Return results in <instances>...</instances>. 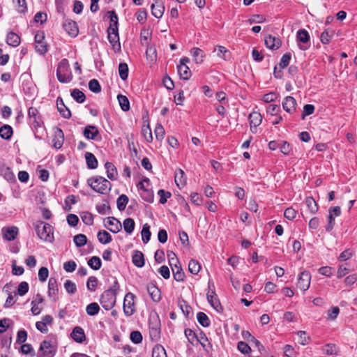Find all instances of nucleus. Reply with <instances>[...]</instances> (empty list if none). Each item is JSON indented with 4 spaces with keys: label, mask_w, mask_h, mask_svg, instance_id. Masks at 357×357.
I'll return each mask as SVG.
<instances>
[{
    "label": "nucleus",
    "mask_w": 357,
    "mask_h": 357,
    "mask_svg": "<svg viewBox=\"0 0 357 357\" xmlns=\"http://www.w3.org/2000/svg\"><path fill=\"white\" fill-rule=\"evenodd\" d=\"M87 184L96 192L102 195L107 194L112 188V183L105 178L100 176L87 179Z\"/></svg>",
    "instance_id": "nucleus-1"
},
{
    "label": "nucleus",
    "mask_w": 357,
    "mask_h": 357,
    "mask_svg": "<svg viewBox=\"0 0 357 357\" xmlns=\"http://www.w3.org/2000/svg\"><path fill=\"white\" fill-rule=\"evenodd\" d=\"M56 77L61 83H69L73 79V75L70 69L68 61L66 59H61L59 63Z\"/></svg>",
    "instance_id": "nucleus-2"
},
{
    "label": "nucleus",
    "mask_w": 357,
    "mask_h": 357,
    "mask_svg": "<svg viewBox=\"0 0 357 357\" xmlns=\"http://www.w3.org/2000/svg\"><path fill=\"white\" fill-rule=\"evenodd\" d=\"M35 229L40 239L47 242H52L54 240L53 228L48 223L38 221L35 224Z\"/></svg>",
    "instance_id": "nucleus-3"
},
{
    "label": "nucleus",
    "mask_w": 357,
    "mask_h": 357,
    "mask_svg": "<svg viewBox=\"0 0 357 357\" xmlns=\"http://www.w3.org/2000/svg\"><path fill=\"white\" fill-rule=\"evenodd\" d=\"M116 294L110 290H105L100 296V303L102 307L106 310H111L116 303Z\"/></svg>",
    "instance_id": "nucleus-4"
},
{
    "label": "nucleus",
    "mask_w": 357,
    "mask_h": 357,
    "mask_svg": "<svg viewBox=\"0 0 357 357\" xmlns=\"http://www.w3.org/2000/svg\"><path fill=\"white\" fill-rule=\"evenodd\" d=\"M108 40L112 46V49L115 52L121 51V43L119 41V30L118 29H114L112 27H108L107 30Z\"/></svg>",
    "instance_id": "nucleus-5"
},
{
    "label": "nucleus",
    "mask_w": 357,
    "mask_h": 357,
    "mask_svg": "<svg viewBox=\"0 0 357 357\" xmlns=\"http://www.w3.org/2000/svg\"><path fill=\"white\" fill-rule=\"evenodd\" d=\"M135 296L131 292L127 293L124 297L123 308V312L127 317L131 316L135 312Z\"/></svg>",
    "instance_id": "nucleus-6"
},
{
    "label": "nucleus",
    "mask_w": 357,
    "mask_h": 357,
    "mask_svg": "<svg viewBox=\"0 0 357 357\" xmlns=\"http://www.w3.org/2000/svg\"><path fill=\"white\" fill-rule=\"evenodd\" d=\"M310 279L311 276L310 273L305 271H303L301 273L298 280V287L303 291L307 290L310 287Z\"/></svg>",
    "instance_id": "nucleus-7"
},
{
    "label": "nucleus",
    "mask_w": 357,
    "mask_h": 357,
    "mask_svg": "<svg viewBox=\"0 0 357 357\" xmlns=\"http://www.w3.org/2000/svg\"><path fill=\"white\" fill-rule=\"evenodd\" d=\"M296 38L298 42L303 43V45H299V47L302 50H306L308 47V42L310 41V35L308 32L305 29H300L297 32Z\"/></svg>",
    "instance_id": "nucleus-8"
},
{
    "label": "nucleus",
    "mask_w": 357,
    "mask_h": 357,
    "mask_svg": "<svg viewBox=\"0 0 357 357\" xmlns=\"http://www.w3.org/2000/svg\"><path fill=\"white\" fill-rule=\"evenodd\" d=\"M28 116L34 128H36L41 126L43 121L36 108L30 107L28 110Z\"/></svg>",
    "instance_id": "nucleus-9"
},
{
    "label": "nucleus",
    "mask_w": 357,
    "mask_h": 357,
    "mask_svg": "<svg viewBox=\"0 0 357 357\" xmlns=\"http://www.w3.org/2000/svg\"><path fill=\"white\" fill-rule=\"evenodd\" d=\"M107 226L108 229L114 234L119 232L122 228L121 222L114 217L107 218V223L105 224V227Z\"/></svg>",
    "instance_id": "nucleus-10"
},
{
    "label": "nucleus",
    "mask_w": 357,
    "mask_h": 357,
    "mask_svg": "<svg viewBox=\"0 0 357 357\" xmlns=\"http://www.w3.org/2000/svg\"><path fill=\"white\" fill-rule=\"evenodd\" d=\"M39 351L45 356L52 357L55 354V349L50 341L43 340L40 345Z\"/></svg>",
    "instance_id": "nucleus-11"
},
{
    "label": "nucleus",
    "mask_w": 357,
    "mask_h": 357,
    "mask_svg": "<svg viewBox=\"0 0 357 357\" xmlns=\"http://www.w3.org/2000/svg\"><path fill=\"white\" fill-rule=\"evenodd\" d=\"M296 100L292 96H287L282 102L283 109L288 113L292 114L296 111Z\"/></svg>",
    "instance_id": "nucleus-12"
},
{
    "label": "nucleus",
    "mask_w": 357,
    "mask_h": 357,
    "mask_svg": "<svg viewBox=\"0 0 357 357\" xmlns=\"http://www.w3.org/2000/svg\"><path fill=\"white\" fill-rule=\"evenodd\" d=\"M146 290L153 302L157 303L160 301L161 293L157 286L153 283H149L146 286Z\"/></svg>",
    "instance_id": "nucleus-13"
},
{
    "label": "nucleus",
    "mask_w": 357,
    "mask_h": 357,
    "mask_svg": "<svg viewBox=\"0 0 357 357\" xmlns=\"http://www.w3.org/2000/svg\"><path fill=\"white\" fill-rule=\"evenodd\" d=\"M207 300L208 302L211 304V305L215 310L218 312H222L223 307H222L219 299L217 298V296L214 291H212L211 293L207 294Z\"/></svg>",
    "instance_id": "nucleus-14"
},
{
    "label": "nucleus",
    "mask_w": 357,
    "mask_h": 357,
    "mask_svg": "<svg viewBox=\"0 0 357 357\" xmlns=\"http://www.w3.org/2000/svg\"><path fill=\"white\" fill-rule=\"evenodd\" d=\"M83 135L87 139L96 140L99 131L96 126L88 125L84 128Z\"/></svg>",
    "instance_id": "nucleus-15"
},
{
    "label": "nucleus",
    "mask_w": 357,
    "mask_h": 357,
    "mask_svg": "<svg viewBox=\"0 0 357 357\" xmlns=\"http://www.w3.org/2000/svg\"><path fill=\"white\" fill-rule=\"evenodd\" d=\"M56 106L59 112L63 118L68 119L71 117L70 110L65 105L61 97H58L56 99Z\"/></svg>",
    "instance_id": "nucleus-16"
},
{
    "label": "nucleus",
    "mask_w": 357,
    "mask_h": 357,
    "mask_svg": "<svg viewBox=\"0 0 357 357\" xmlns=\"http://www.w3.org/2000/svg\"><path fill=\"white\" fill-rule=\"evenodd\" d=\"M71 337L77 343H82L86 340L84 331L80 326H75L71 334Z\"/></svg>",
    "instance_id": "nucleus-17"
},
{
    "label": "nucleus",
    "mask_w": 357,
    "mask_h": 357,
    "mask_svg": "<svg viewBox=\"0 0 357 357\" xmlns=\"http://www.w3.org/2000/svg\"><path fill=\"white\" fill-rule=\"evenodd\" d=\"M265 45L271 50H278L281 45V40L279 38L268 35L265 37Z\"/></svg>",
    "instance_id": "nucleus-18"
},
{
    "label": "nucleus",
    "mask_w": 357,
    "mask_h": 357,
    "mask_svg": "<svg viewBox=\"0 0 357 357\" xmlns=\"http://www.w3.org/2000/svg\"><path fill=\"white\" fill-rule=\"evenodd\" d=\"M3 238L7 241L14 240L18 233L17 227L13 226L8 227H3L2 229Z\"/></svg>",
    "instance_id": "nucleus-19"
},
{
    "label": "nucleus",
    "mask_w": 357,
    "mask_h": 357,
    "mask_svg": "<svg viewBox=\"0 0 357 357\" xmlns=\"http://www.w3.org/2000/svg\"><path fill=\"white\" fill-rule=\"evenodd\" d=\"M165 11V6L162 1L156 0L154 3L151 5L152 15L156 18H160Z\"/></svg>",
    "instance_id": "nucleus-20"
},
{
    "label": "nucleus",
    "mask_w": 357,
    "mask_h": 357,
    "mask_svg": "<svg viewBox=\"0 0 357 357\" xmlns=\"http://www.w3.org/2000/svg\"><path fill=\"white\" fill-rule=\"evenodd\" d=\"M63 28L72 37H75L78 34V27L77 23L74 21H66L63 24Z\"/></svg>",
    "instance_id": "nucleus-21"
},
{
    "label": "nucleus",
    "mask_w": 357,
    "mask_h": 357,
    "mask_svg": "<svg viewBox=\"0 0 357 357\" xmlns=\"http://www.w3.org/2000/svg\"><path fill=\"white\" fill-rule=\"evenodd\" d=\"M249 120L251 126V131L254 133L255 131L252 130V127L254 126L256 128L259 126L262 121V116L260 113L254 112L249 115Z\"/></svg>",
    "instance_id": "nucleus-22"
},
{
    "label": "nucleus",
    "mask_w": 357,
    "mask_h": 357,
    "mask_svg": "<svg viewBox=\"0 0 357 357\" xmlns=\"http://www.w3.org/2000/svg\"><path fill=\"white\" fill-rule=\"evenodd\" d=\"M105 167L107 170V177L112 181L116 180L118 172L116 167L112 162H106L105 164Z\"/></svg>",
    "instance_id": "nucleus-23"
},
{
    "label": "nucleus",
    "mask_w": 357,
    "mask_h": 357,
    "mask_svg": "<svg viewBox=\"0 0 357 357\" xmlns=\"http://www.w3.org/2000/svg\"><path fill=\"white\" fill-rule=\"evenodd\" d=\"M174 179L176 185L179 188L183 187L186 184V177L185 172L181 169H178L176 170Z\"/></svg>",
    "instance_id": "nucleus-24"
},
{
    "label": "nucleus",
    "mask_w": 357,
    "mask_h": 357,
    "mask_svg": "<svg viewBox=\"0 0 357 357\" xmlns=\"http://www.w3.org/2000/svg\"><path fill=\"white\" fill-rule=\"evenodd\" d=\"M190 52L196 63L199 64L204 61L205 55L203 50H202L200 48L193 47Z\"/></svg>",
    "instance_id": "nucleus-25"
},
{
    "label": "nucleus",
    "mask_w": 357,
    "mask_h": 357,
    "mask_svg": "<svg viewBox=\"0 0 357 357\" xmlns=\"http://www.w3.org/2000/svg\"><path fill=\"white\" fill-rule=\"evenodd\" d=\"M173 276L177 282H182L185 278V273L180 264L172 267Z\"/></svg>",
    "instance_id": "nucleus-26"
},
{
    "label": "nucleus",
    "mask_w": 357,
    "mask_h": 357,
    "mask_svg": "<svg viewBox=\"0 0 357 357\" xmlns=\"http://www.w3.org/2000/svg\"><path fill=\"white\" fill-rule=\"evenodd\" d=\"M6 43L10 46L17 47L20 44V38L15 33L10 31L7 35Z\"/></svg>",
    "instance_id": "nucleus-27"
},
{
    "label": "nucleus",
    "mask_w": 357,
    "mask_h": 357,
    "mask_svg": "<svg viewBox=\"0 0 357 357\" xmlns=\"http://www.w3.org/2000/svg\"><path fill=\"white\" fill-rule=\"evenodd\" d=\"M132 263L139 268H142L144 266V255L141 251H135L132 256Z\"/></svg>",
    "instance_id": "nucleus-28"
},
{
    "label": "nucleus",
    "mask_w": 357,
    "mask_h": 357,
    "mask_svg": "<svg viewBox=\"0 0 357 357\" xmlns=\"http://www.w3.org/2000/svg\"><path fill=\"white\" fill-rule=\"evenodd\" d=\"M64 140V135L61 129L58 128L57 132L53 139V146L56 149L61 148Z\"/></svg>",
    "instance_id": "nucleus-29"
},
{
    "label": "nucleus",
    "mask_w": 357,
    "mask_h": 357,
    "mask_svg": "<svg viewBox=\"0 0 357 357\" xmlns=\"http://www.w3.org/2000/svg\"><path fill=\"white\" fill-rule=\"evenodd\" d=\"M59 289L56 278H50L48 282V296H54L58 294Z\"/></svg>",
    "instance_id": "nucleus-30"
},
{
    "label": "nucleus",
    "mask_w": 357,
    "mask_h": 357,
    "mask_svg": "<svg viewBox=\"0 0 357 357\" xmlns=\"http://www.w3.org/2000/svg\"><path fill=\"white\" fill-rule=\"evenodd\" d=\"M107 282H109L111 286L107 290H110L112 292L117 294L118 291L120 289V285L119 284L118 280L115 276L109 275L107 279Z\"/></svg>",
    "instance_id": "nucleus-31"
},
{
    "label": "nucleus",
    "mask_w": 357,
    "mask_h": 357,
    "mask_svg": "<svg viewBox=\"0 0 357 357\" xmlns=\"http://www.w3.org/2000/svg\"><path fill=\"white\" fill-rule=\"evenodd\" d=\"M177 70L181 79L188 80L191 77V71L188 66H178Z\"/></svg>",
    "instance_id": "nucleus-32"
},
{
    "label": "nucleus",
    "mask_w": 357,
    "mask_h": 357,
    "mask_svg": "<svg viewBox=\"0 0 357 357\" xmlns=\"http://www.w3.org/2000/svg\"><path fill=\"white\" fill-rule=\"evenodd\" d=\"M123 227L127 234H131L135 229V222L132 218H127L123 220Z\"/></svg>",
    "instance_id": "nucleus-33"
},
{
    "label": "nucleus",
    "mask_w": 357,
    "mask_h": 357,
    "mask_svg": "<svg viewBox=\"0 0 357 357\" xmlns=\"http://www.w3.org/2000/svg\"><path fill=\"white\" fill-rule=\"evenodd\" d=\"M85 159L87 167L89 169H96L98 167V160L93 153L86 152L85 153Z\"/></svg>",
    "instance_id": "nucleus-34"
},
{
    "label": "nucleus",
    "mask_w": 357,
    "mask_h": 357,
    "mask_svg": "<svg viewBox=\"0 0 357 357\" xmlns=\"http://www.w3.org/2000/svg\"><path fill=\"white\" fill-rule=\"evenodd\" d=\"M13 135V128L9 125H4L0 128V137L2 139L8 140Z\"/></svg>",
    "instance_id": "nucleus-35"
},
{
    "label": "nucleus",
    "mask_w": 357,
    "mask_h": 357,
    "mask_svg": "<svg viewBox=\"0 0 357 357\" xmlns=\"http://www.w3.org/2000/svg\"><path fill=\"white\" fill-rule=\"evenodd\" d=\"M97 237L102 244H107L112 241V236L105 230L98 231Z\"/></svg>",
    "instance_id": "nucleus-36"
},
{
    "label": "nucleus",
    "mask_w": 357,
    "mask_h": 357,
    "mask_svg": "<svg viewBox=\"0 0 357 357\" xmlns=\"http://www.w3.org/2000/svg\"><path fill=\"white\" fill-rule=\"evenodd\" d=\"M196 341L199 342L206 350L207 349V347L211 348L212 347L211 344L208 342V337L203 331H201L199 334L197 335Z\"/></svg>",
    "instance_id": "nucleus-37"
},
{
    "label": "nucleus",
    "mask_w": 357,
    "mask_h": 357,
    "mask_svg": "<svg viewBox=\"0 0 357 357\" xmlns=\"http://www.w3.org/2000/svg\"><path fill=\"white\" fill-rule=\"evenodd\" d=\"M118 101L119 102L121 109L124 112H127L130 109V102L128 98L122 94H119L117 96Z\"/></svg>",
    "instance_id": "nucleus-38"
},
{
    "label": "nucleus",
    "mask_w": 357,
    "mask_h": 357,
    "mask_svg": "<svg viewBox=\"0 0 357 357\" xmlns=\"http://www.w3.org/2000/svg\"><path fill=\"white\" fill-rule=\"evenodd\" d=\"M141 234L143 243L146 244L150 241L151 236L149 224L146 223L143 225Z\"/></svg>",
    "instance_id": "nucleus-39"
},
{
    "label": "nucleus",
    "mask_w": 357,
    "mask_h": 357,
    "mask_svg": "<svg viewBox=\"0 0 357 357\" xmlns=\"http://www.w3.org/2000/svg\"><path fill=\"white\" fill-rule=\"evenodd\" d=\"M129 201L128 197L124 194L120 195L116 200L117 208L120 211H124Z\"/></svg>",
    "instance_id": "nucleus-40"
},
{
    "label": "nucleus",
    "mask_w": 357,
    "mask_h": 357,
    "mask_svg": "<svg viewBox=\"0 0 357 357\" xmlns=\"http://www.w3.org/2000/svg\"><path fill=\"white\" fill-rule=\"evenodd\" d=\"M305 204L311 213L314 214L317 212L319 209L318 205L312 197L306 198Z\"/></svg>",
    "instance_id": "nucleus-41"
},
{
    "label": "nucleus",
    "mask_w": 357,
    "mask_h": 357,
    "mask_svg": "<svg viewBox=\"0 0 357 357\" xmlns=\"http://www.w3.org/2000/svg\"><path fill=\"white\" fill-rule=\"evenodd\" d=\"M88 265L93 270L98 271L101 268L102 262L100 257L93 256L88 261Z\"/></svg>",
    "instance_id": "nucleus-42"
},
{
    "label": "nucleus",
    "mask_w": 357,
    "mask_h": 357,
    "mask_svg": "<svg viewBox=\"0 0 357 357\" xmlns=\"http://www.w3.org/2000/svg\"><path fill=\"white\" fill-rule=\"evenodd\" d=\"M71 96L78 103H82L86 99L85 94L78 89H75L71 91Z\"/></svg>",
    "instance_id": "nucleus-43"
},
{
    "label": "nucleus",
    "mask_w": 357,
    "mask_h": 357,
    "mask_svg": "<svg viewBox=\"0 0 357 357\" xmlns=\"http://www.w3.org/2000/svg\"><path fill=\"white\" fill-rule=\"evenodd\" d=\"M152 357H167L165 349L160 344H156L152 351Z\"/></svg>",
    "instance_id": "nucleus-44"
},
{
    "label": "nucleus",
    "mask_w": 357,
    "mask_h": 357,
    "mask_svg": "<svg viewBox=\"0 0 357 357\" xmlns=\"http://www.w3.org/2000/svg\"><path fill=\"white\" fill-rule=\"evenodd\" d=\"M197 319L200 325L203 327H208L210 326V320L208 316L202 312H199L197 314Z\"/></svg>",
    "instance_id": "nucleus-45"
},
{
    "label": "nucleus",
    "mask_w": 357,
    "mask_h": 357,
    "mask_svg": "<svg viewBox=\"0 0 357 357\" xmlns=\"http://www.w3.org/2000/svg\"><path fill=\"white\" fill-rule=\"evenodd\" d=\"M333 33L334 31L333 30L326 29L324 31L320 36L321 43L325 45L328 44L333 36Z\"/></svg>",
    "instance_id": "nucleus-46"
},
{
    "label": "nucleus",
    "mask_w": 357,
    "mask_h": 357,
    "mask_svg": "<svg viewBox=\"0 0 357 357\" xmlns=\"http://www.w3.org/2000/svg\"><path fill=\"white\" fill-rule=\"evenodd\" d=\"M128 66L126 63H121L119 65V73L121 79L126 80L128 77Z\"/></svg>",
    "instance_id": "nucleus-47"
},
{
    "label": "nucleus",
    "mask_w": 357,
    "mask_h": 357,
    "mask_svg": "<svg viewBox=\"0 0 357 357\" xmlns=\"http://www.w3.org/2000/svg\"><path fill=\"white\" fill-rule=\"evenodd\" d=\"M201 266L197 261L195 259H191L189 261L188 270L191 273L197 275L199 272Z\"/></svg>",
    "instance_id": "nucleus-48"
},
{
    "label": "nucleus",
    "mask_w": 357,
    "mask_h": 357,
    "mask_svg": "<svg viewBox=\"0 0 357 357\" xmlns=\"http://www.w3.org/2000/svg\"><path fill=\"white\" fill-rule=\"evenodd\" d=\"M140 196L145 202L152 203L154 200L153 192L151 190L147 189L140 192Z\"/></svg>",
    "instance_id": "nucleus-49"
},
{
    "label": "nucleus",
    "mask_w": 357,
    "mask_h": 357,
    "mask_svg": "<svg viewBox=\"0 0 357 357\" xmlns=\"http://www.w3.org/2000/svg\"><path fill=\"white\" fill-rule=\"evenodd\" d=\"M107 15L110 20V25L114 29H118V16L114 10H109L107 12Z\"/></svg>",
    "instance_id": "nucleus-50"
},
{
    "label": "nucleus",
    "mask_w": 357,
    "mask_h": 357,
    "mask_svg": "<svg viewBox=\"0 0 357 357\" xmlns=\"http://www.w3.org/2000/svg\"><path fill=\"white\" fill-rule=\"evenodd\" d=\"M75 245L78 248L84 246L87 242V238L84 234L75 235L73 238Z\"/></svg>",
    "instance_id": "nucleus-51"
},
{
    "label": "nucleus",
    "mask_w": 357,
    "mask_h": 357,
    "mask_svg": "<svg viewBox=\"0 0 357 357\" xmlns=\"http://www.w3.org/2000/svg\"><path fill=\"white\" fill-rule=\"evenodd\" d=\"M100 307L97 303H91L86 306V313L90 316H94L98 313Z\"/></svg>",
    "instance_id": "nucleus-52"
},
{
    "label": "nucleus",
    "mask_w": 357,
    "mask_h": 357,
    "mask_svg": "<svg viewBox=\"0 0 357 357\" xmlns=\"http://www.w3.org/2000/svg\"><path fill=\"white\" fill-rule=\"evenodd\" d=\"M178 305L185 317H188L191 312V307L184 300L178 301Z\"/></svg>",
    "instance_id": "nucleus-53"
},
{
    "label": "nucleus",
    "mask_w": 357,
    "mask_h": 357,
    "mask_svg": "<svg viewBox=\"0 0 357 357\" xmlns=\"http://www.w3.org/2000/svg\"><path fill=\"white\" fill-rule=\"evenodd\" d=\"M146 55L147 59H149L151 62H155L157 58L156 50L153 46H149L146 50Z\"/></svg>",
    "instance_id": "nucleus-54"
},
{
    "label": "nucleus",
    "mask_w": 357,
    "mask_h": 357,
    "mask_svg": "<svg viewBox=\"0 0 357 357\" xmlns=\"http://www.w3.org/2000/svg\"><path fill=\"white\" fill-rule=\"evenodd\" d=\"M81 218L83 222L86 225H92L93 224V216L88 211L82 212L81 214Z\"/></svg>",
    "instance_id": "nucleus-55"
},
{
    "label": "nucleus",
    "mask_w": 357,
    "mask_h": 357,
    "mask_svg": "<svg viewBox=\"0 0 357 357\" xmlns=\"http://www.w3.org/2000/svg\"><path fill=\"white\" fill-rule=\"evenodd\" d=\"M291 58V54L289 52L285 53L282 56L280 61L279 63V66L281 69L285 68L289 64L290 60Z\"/></svg>",
    "instance_id": "nucleus-56"
},
{
    "label": "nucleus",
    "mask_w": 357,
    "mask_h": 357,
    "mask_svg": "<svg viewBox=\"0 0 357 357\" xmlns=\"http://www.w3.org/2000/svg\"><path fill=\"white\" fill-rule=\"evenodd\" d=\"M89 88L93 93H99L101 91V86L98 81L96 79H91L89 82Z\"/></svg>",
    "instance_id": "nucleus-57"
},
{
    "label": "nucleus",
    "mask_w": 357,
    "mask_h": 357,
    "mask_svg": "<svg viewBox=\"0 0 357 357\" xmlns=\"http://www.w3.org/2000/svg\"><path fill=\"white\" fill-rule=\"evenodd\" d=\"M20 351L23 354L30 355L34 356L36 355L35 351L30 344H24L20 348Z\"/></svg>",
    "instance_id": "nucleus-58"
},
{
    "label": "nucleus",
    "mask_w": 357,
    "mask_h": 357,
    "mask_svg": "<svg viewBox=\"0 0 357 357\" xmlns=\"http://www.w3.org/2000/svg\"><path fill=\"white\" fill-rule=\"evenodd\" d=\"M167 258L171 268L172 266H175L179 264L178 259L177 258L176 254L174 252L167 251Z\"/></svg>",
    "instance_id": "nucleus-59"
},
{
    "label": "nucleus",
    "mask_w": 357,
    "mask_h": 357,
    "mask_svg": "<svg viewBox=\"0 0 357 357\" xmlns=\"http://www.w3.org/2000/svg\"><path fill=\"white\" fill-rule=\"evenodd\" d=\"M158 195L160 197L159 202L161 204H165L167 202V198H169L172 195L170 192L165 191L162 189L158 190Z\"/></svg>",
    "instance_id": "nucleus-60"
},
{
    "label": "nucleus",
    "mask_w": 357,
    "mask_h": 357,
    "mask_svg": "<svg viewBox=\"0 0 357 357\" xmlns=\"http://www.w3.org/2000/svg\"><path fill=\"white\" fill-rule=\"evenodd\" d=\"M98 284V279L95 276H91L88 278L87 282H86V287L87 289L91 291H93L96 290Z\"/></svg>",
    "instance_id": "nucleus-61"
},
{
    "label": "nucleus",
    "mask_w": 357,
    "mask_h": 357,
    "mask_svg": "<svg viewBox=\"0 0 357 357\" xmlns=\"http://www.w3.org/2000/svg\"><path fill=\"white\" fill-rule=\"evenodd\" d=\"M130 338L134 344H139L143 340L142 333L138 331L131 332Z\"/></svg>",
    "instance_id": "nucleus-62"
},
{
    "label": "nucleus",
    "mask_w": 357,
    "mask_h": 357,
    "mask_svg": "<svg viewBox=\"0 0 357 357\" xmlns=\"http://www.w3.org/2000/svg\"><path fill=\"white\" fill-rule=\"evenodd\" d=\"M149 328H160V321L157 314L150 317Z\"/></svg>",
    "instance_id": "nucleus-63"
},
{
    "label": "nucleus",
    "mask_w": 357,
    "mask_h": 357,
    "mask_svg": "<svg viewBox=\"0 0 357 357\" xmlns=\"http://www.w3.org/2000/svg\"><path fill=\"white\" fill-rule=\"evenodd\" d=\"M323 351L327 355H334L337 352V347L334 344H327L323 348Z\"/></svg>",
    "instance_id": "nucleus-64"
}]
</instances>
